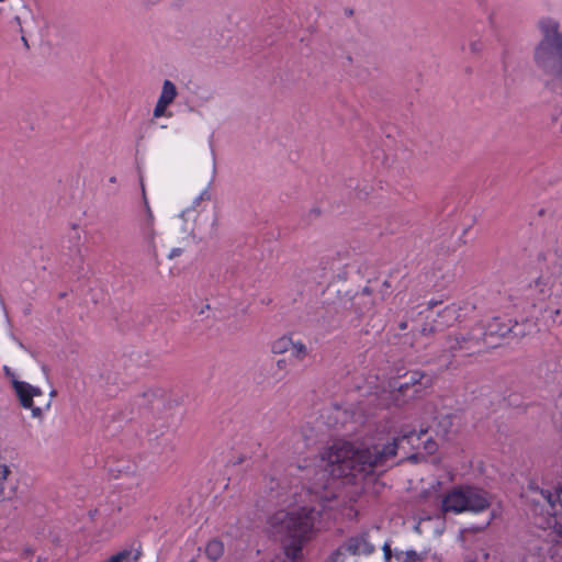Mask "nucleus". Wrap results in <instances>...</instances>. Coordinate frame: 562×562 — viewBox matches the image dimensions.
I'll return each instance as SVG.
<instances>
[{"mask_svg": "<svg viewBox=\"0 0 562 562\" xmlns=\"http://www.w3.org/2000/svg\"><path fill=\"white\" fill-rule=\"evenodd\" d=\"M427 429H408L403 427L398 435L382 442L381 439L370 443L355 446L349 441H335L324 449L321 460L331 481L324 485L314 484L312 487H302L301 492L293 494V502L289 505L297 506L291 512L279 510L274 513L269 522L273 528L284 532L283 550L291 561L302 557L304 546L317 533L316 521L321 513L330 508L328 503L339 498L333 491V485L340 480L342 485L352 487L350 499H355L364 491L367 481L373 479L378 469L384 468L397 454L398 446L406 441L411 447L418 449L424 445L428 453L437 450V443L427 438L422 441Z\"/></svg>", "mask_w": 562, "mask_h": 562, "instance_id": "f257e3e1", "label": "nucleus"}, {"mask_svg": "<svg viewBox=\"0 0 562 562\" xmlns=\"http://www.w3.org/2000/svg\"><path fill=\"white\" fill-rule=\"evenodd\" d=\"M543 266L539 277L529 285L530 295L546 303L544 311L553 322L562 314V251L547 252L542 257Z\"/></svg>", "mask_w": 562, "mask_h": 562, "instance_id": "f03ea898", "label": "nucleus"}, {"mask_svg": "<svg viewBox=\"0 0 562 562\" xmlns=\"http://www.w3.org/2000/svg\"><path fill=\"white\" fill-rule=\"evenodd\" d=\"M538 26L542 38L535 48V63L544 75L562 81V32H559V22L542 18Z\"/></svg>", "mask_w": 562, "mask_h": 562, "instance_id": "7ed1b4c3", "label": "nucleus"}, {"mask_svg": "<svg viewBox=\"0 0 562 562\" xmlns=\"http://www.w3.org/2000/svg\"><path fill=\"white\" fill-rule=\"evenodd\" d=\"M404 382L392 381L389 383L390 391H383L380 398V405L384 407L403 406L409 400L419 396L425 390L431 387L432 378L424 372L415 370L405 375Z\"/></svg>", "mask_w": 562, "mask_h": 562, "instance_id": "20e7f679", "label": "nucleus"}, {"mask_svg": "<svg viewBox=\"0 0 562 562\" xmlns=\"http://www.w3.org/2000/svg\"><path fill=\"white\" fill-rule=\"evenodd\" d=\"M490 507L486 494L471 486H454L443 494L440 509L443 514L481 513Z\"/></svg>", "mask_w": 562, "mask_h": 562, "instance_id": "39448f33", "label": "nucleus"}, {"mask_svg": "<svg viewBox=\"0 0 562 562\" xmlns=\"http://www.w3.org/2000/svg\"><path fill=\"white\" fill-rule=\"evenodd\" d=\"M529 488L539 492L550 507L551 512L548 517L544 518L543 524L539 522V526L543 529H551L555 535L552 557H555L559 562H562V486L558 487L554 493L539 488L532 483L529 485Z\"/></svg>", "mask_w": 562, "mask_h": 562, "instance_id": "423d86ee", "label": "nucleus"}, {"mask_svg": "<svg viewBox=\"0 0 562 562\" xmlns=\"http://www.w3.org/2000/svg\"><path fill=\"white\" fill-rule=\"evenodd\" d=\"M439 304L437 302H429L426 308V321L422 326V334L429 335L437 331H442L452 326L459 318L460 307L456 303L445 305L441 308L435 310Z\"/></svg>", "mask_w": 562, "mask_h": 562, "instance_id": "0eeeda50", "label": "nucleus"}, {"mask_svg": "<svg viewBox=\"0 0 562 562\" xmlns=\"http://www.w3.org/2000/svg\"><path fill=\"white\" fill-rule=\"evenodd\" d=\"M474 330H477L481 336H476L475 334H473L470 338H465L463 336L456 337L453 339L454 342L450 345V349H470L471 347H479L481 345V341L483 345H487L488 337H504L506 334L510 331V327L502 323L501 318L494 317L487 323L485 327L479 326Z\"/></svg>", "mask_w": 562, "mask_h": 562, "instance_id": "6e6552de", "label": "nucleus"}, {"mask_svg": "<svg viewBox=\"0 0 562 562\" xmlns=\"http://www.w3.org/2000/svg\"><path fill=\"white\" fill-rule=\"evenodd\" d=\"M142 194L144 203V214L137 218V227L143 241L153 250L156 251L155 238V216L149 205L145 186L142 183Z\"/></svg>", "mask_w": 562, "mask_h": 562, "instance_id": "1a4fd4ad", "label": "nucleus"}, {"mask_svg": "<svg viewBox=\"0 0 562 562\" xmlns=\"http://www.w3.org/2000/svg\"><path fill=\"white\" fill-rule=\"evenodd\" d=\"M12 386L21 406L23 408L31 409L33 417L41 418L43 409L38 406H34V397L43 395L42 390L16 379L12 380Z\"/></svg>", "mask_w": 562, "mask_h": 562, "instance_id": "9d476101", "label": "nucleus"}, {"mask_svg": "<svg viewBox=\"0 0 562 562\" xmlns=\"http://www.w3.org/2000/svg\"><path fill=\"white\" fill-rule=\"evenodd\" d=\"M178 95L176 85L166 79L162 83L161 92L158 98V101L154 108L153 116L155 119L159 117H171L172 113L167 111V108L175 101Z\"/></svg>", "mask_w": 562, "mask_h": 562, "instance_id": "9b49d317", "label": "nucleus"}, {"mask_svg": "<svg viewBox=\"0 0 562 562\" xmlns=\"http://www.w3.org/2000/svg\"><path fill=\"white\" fill-rule=\"evenodd\" d=\"M345 549L352 555H369L374 551V546L366 536H356L346 541Z\"/></svg>", "mask_w": 562, "mask_h": 562, "instance_id": "f8f14e48", "label": "nucleus"}, {"mask_svg": "<svg viewBox=\"0 0 562 562\" xmlns=\"http://www.w3.org/2000/svg\"><path fill=\"white\" fill-rule=\"evenodd\" d=\"M10 474H11L10 465L0 457V501L10 498L11 495L14 493L13 488H11L7 493Z\"/></svg>", "mask_w": 562, "mask_h": 562, "instance_id": "ddd939ff", "label": "nucleus"}, {"mask_svg": "<svg viewBox=\"0 0 562 562\" xmlns=\"http://www.w3.org/2000/svg\"><path fill=\"white\" fill-rule=\"evenodd\" d=\"M292 346V337L283 335L271 342L270 349L273 355H283L290 350Z\"/></svg>", "mask_w": 562, "mask_h": 562, "instance_id": "4468645a", "label": "nucleus"}, {"mask_svg": "<svg viewBox=\"0 0 562 562\" xmlns=\"http://www.w3.org/2000/svg\"><path fill=\"white\" fill-rule=\"evenodd\" d=\"M223 553L224 544L221 540L212 539L206 543L205 554L210 560L216 561L223 555Z\"/></svg>", "mask_w": 562, "mask_h": 562, "instance_id": "2eb2a0df", "label": "nucleus"}, {"mask_svg": "<svg viewBox=\"0 0 562 562\" xmlns=\"http://www.w3.org/2000/svg\"><path fill=\"white\" fill-rule=\"evenodd\" d=\"M289 351L291 352V357L297 361L304 360L308 353L307 347L303 341H301V340L294 341L293 339H292V346Z\"/></svg>", "mask_w": 562, "mask_h": 562, "instance_id": "dca6fc26", "label": "nucleus"}, {"mask_svg": "<svg viewBox=\"0 0 562 562\" xmlns=\"http://www.w3.org/2000/svg\"><path fill=\"white\" fill-rule=\"evenodd\" d=\"M131 557H132L131 551L123 550V551L112 555L106 562H132Z\"/></svg>", "mask_w": 562, "mask_h": 562, "instance_id": "f3484780", "label": "nucleus"}, {"mask_svg": "<svg viewBox=\"0 0 562 562\" xmlns=\"http://www.w3.org/2000/svg\"><path fill=\"white\" fill-rule=\"evenodd\" d=\"M276 367H277L278 371L282 372V374H280V375L274 373L276 380L277 381H281L285 376V374L288 372V360L284 359V358H281V359L277 360Z\"/></svg>", "mask_w": 562, "mask_h": 562, "instance_id": "a211bd4d", "label": "nucleus"}, {"mask_svg": "<svg viewBox=\"0 0 562 562\" xmlns=\"http://www.w3.org/2000/svg\"><path fill=\"white\" fill-rule=\"evenodd\" d=\"M450 426H451V419H450V416H448V415H447V416L443 418L442 424H441V423H439V424L437 425V428H438V429H436V432H437V434L446 435V434L448 432V429L450 428Z\"/></svg>", "mask_w": 562, "mask_h": 562, "instance_id": "6ab92c4d", "label": "nucleus"}, {"mask_svg": "<svg viewBox=\"0 0 562 562\" xmlns=\"http://www.w3.org/2000/svg\"><path fill=\"white\" fill-rule=\"evenodd\" d=\"M403 562H420V557L415 550H408Z\"/></svg>", "mask_w": 562, "mask_h": 562, "instance_id": "aec40b11", "label": "nucleus"}, {"mask_svg": "<svg viewBox=\"0 0 562 562\" xmlns=\"http://www.w3.org/2000/svg\"><path fill=\"white\" fill-rule=\"evenodd\" d=\"M383 553H384V558L386 561H390L391 557H392V551H391V547L390 544L385 543L383 546Z\"/></svg>", "mask_w": 562, "mask_h": 562, "instance_id": "412c9836", "label": "nucleus"}, {"mask_svg": "<svg viewBox=\"0 0 562 562\" xmlns=\"http://www.w3.org/2000/svg\"><path fill=\"white\" fill-rule=\"evenodd\" d=\"M483 45L480 41L471 43V50L473 53H479L482 49Z\"/></svg>", "mask_w": 562, "mask_h": 562, "instance_id": "4be33fe9", "label": "nucleus"}, {"mask_svg": "<svg viewBox=\"0 0 562 562\" xmlns=\"http://www.w3.org/2000/svg\"><path fill=\"white\" fill-rule=\"evenodd\" d=\"M180 254H181V249H179V248H173V249L171 250V252H170V256H169V257H170V258H173V257H176V256H179Z\"/></svg>", "mask_w": 562, "mask_h": 562, "instance_id": "5701e85b", "label": "nucleus"}, {"mask_svg": "<svg viewBox=\"0 0 562 562\" xmlns=\"http://www.w3.org/2000/svg\"><path fill=\"white\" fill-rule=\"evenodd\" d=\"M406 327H407V325H406V323H405V322H404V323H401L400 328H401L402 330L406 329Z\"/></svg>", "mask_w": 562, "mask_h": 562, "instance_id": "b1692460", "label": "nucleus"}, {"mask_svg": "<svg viewBox=\"0 0 562 562\" xmlns=\"http://www.w3.org/2000/svg\"><path fill=\"white\" fill-rule=\"evenodd\" d=\"M334 555H339V552H336V553H334V554L331 555V558H330V559H331V562H334V561H335V560H334Z\"/></svg>", "mask_w": 562, "mask_h": 562, "instance_id": "393cba45", "label": "nucleus"}, {"mask_svg": "<svg viewBox=\"0 0 562 562\" xmlns=\"http://www.w3.org/2000/svg\"><path fill=\"white\" fill-rule=\"evenodd\" d=\"M110 181H111V182H115V177H112V178L110 179Z\"/></svg>", "mask_w": 562, "mask_h": 562, "instance_id": "a878e982", "label": "nucleus"}, {"mask_svg": "<svg viewBox=\"0 0 562 562\" xmlns=\"http://www.w3.org/2000/svg\"><path fill=\"white\" fill-rule=\"evenodd\" d=\"M310 438H311V437H308V436L304 435V439H305V440H310Z\"/></svg>", "mask_w": 562, "mask_h": 562, "instance_id": "bb28decb", "label": "nucleus"}, {"mask_svg": "<svg viewBox=\"0 0 562 562\" xmlns=\"http://www.w3.org/2000/svg\"><path fill=\"white\" fill-rule=\"evenodd\" d=\"M5 0H0V2H4Z\"/></svg>", "mask_w": 562, "mask_h": 562, "instance_id": "cd10ccee", "label": "nucleus"}]
</instances>
